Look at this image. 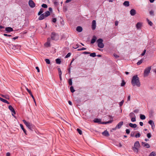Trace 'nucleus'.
<instances>
[{"mask_svg": "<svg viewBox=\"0 0 156 156\" xmlns=\"http://www.w3.org/2000/svg\"><path fill=\"white\" fill-rule=\"evenodd\" d=\"M149 156H156V153L154 151L152 152L150 154Z\"/></svg>", "mask_w": 156, "mask_h": 156, "instance_id": "nucleus-25", "label": "nucleus"}, {"mask_svg": "<svg viewBox=\"0 0 156 156\" xmlns=\"http://www.w3.org/2000/svg\"><path fill=\"white\" fill-rule=\"evenodd\" d=\"M76 30L77 31L80 32L82 31V28L80 26H78L77 27Z\"/></svg>", "mask_w": 156, "mask_h": 156, "instance_id": "nucleus-20", "label": "nucleus"}, {"mask_svg": "<svg viewBox=\"0 0 156 156\" xmlns=\"http://www.w3.org/2000/svg\"><path fill=\"white\" fill-rule=\"evenodd\" d=\"M90 56L91 57H94L96 56V55L95 53L93 52L91 53L90 55Z\"/></svg>", "mask_w": 156, "mask_h": 156, "instance_id": "nucleus-33", "label": "nucleus"}, {"mask_svg": "<svg viewBox=\"0 0 156 156\" xmlns=\"http://www.w3.org/2000/svg\"><path fill=\"white\" fill-rule=\"evenodd\" d=\"M43 12V11L42 9H41L40 11L38 13V15H40Z\"/></svg>", "mask_w": 156, "mask_h": 156, "instance_id": "nucleus-45", "label": "nucleus"}, {"mask_svg": "<svg viewBox=\"0 0 156 156\" xmlns=\"http://www.w3.org/2000/svg\"><path fill=\"white\" fill-rule=\"evenodd\" d=\"M129 116L131 117V118L136 116L134 113L133 112L130 113L129 114Z\"/></svg>", "mask_w": 156, "mask_h": 156, "instance_id": "nucleus-30", "label": "nucleus"}, {"mask_svg": "<svg viewBox=\"0 0 156 156\" xmlns=\"http://www.w3.org/2000/svg\"><path fill=\"white\" fill-rule=\"evenodd\" d=\"M86 49V48H81V49H78V51H80L83 50H85Z\"/></svg>", "mask_w": 156, "mask_h": 156, "instance_id": "nucleus-48", "label": "nucleus"}, {"mask_svg": "<svg viewBox=\"0 0 156 156\" xmlns=\"http://www.w3.org/2000/svg\"><path fill=\"white\" fill-rule=\"evenodd\" d=\"M36 69H37V71L39 73L40 72V70H39V68L38 67H37V66L36 67Z\"/></svg>", "mask_w": 156, "mask_h": 156, "instance_id": "nucleus-58", "label": "nucleus"}, {"mask_svg": "<svg viewBox=\"0 0 156 156\" xmlns=\"http://www.w3.org/2000/svg\"><path fill=\"white\" fill-rule=\"evenodd\" d=\"M147 136L149 138H150L151 137V134L150 133H147Z\"/></svg>", "mask_w": 156, "mask_h": 156, "instance_id": "nucleus-47", "label": "nucleus"}, {"mask_svg": "<svg viewBox=\"0 0 156 156\" xmlns=\"http://www.w3.org/2000/svg\"><path fill=\"white\" fill-rule=\"evenodd\" d=\"M130 14L132 16H134L136 14V10L134 9H132L130 11Z\"/></svg>", "mask_w": 156, "mask_h": 156, "instance_id": "nucleus-14", "label": "nucleus"}, {"mask_svg": "<svg viewBox=\"0 0 156 156\" xmlns=\"http://www.w3.org/2000/svg\"><path fill=\"white\" fill-rule=\"evenodd\" d=\"M45 16H44V14H41L39 17L38 19L39 20H42L44 19L45 17Z\"/></svg>", "mask_w": 156, "mask_h": 156, "instance_id": "nucleus-16", "label": "nucleus"}, {"mask_svg": "<svg viewBox=\"0 0 156 156\" xmlns=\"http://www.w3.org/2000/svg\"><path fill=\"white\" fill-rule=\"evenodd\" d=\"M58 75L59 76H60V75H62V72L61 70V69L60 68H58Z\"/></svg>", "mask_w": 156, "mask_h": 156, "instance_id": "nucleus-37", "label": "nucleus"}, {"mask_svg": "<svg viewBox=\"0 0 156 156\" xmlns=\"http://www.w3.org/2000/svg\"><path fill=\"white\" fill-rule=\"evenodd\" d=\"M139 110L138 109H136L134 110L133 112L136 113H137L138 112Z\"/></svg>", "mask_w": 156, "mask_h": 156, "instance_id": "nucleus-49", "label": "nucleus"}, {"mask_svg": "<svg viewBox=\"0 0 156 156\" xmlns=\"http://www.w3.org/2000/svg\"><path fill=\"white\" fill-rule=\"evenodd\" d=\"M129 125L130 127L133 128H135L137 126V125L136 124L132 123H129Z\"/></svg>", "mask_w": 156, "mask_h": 156, "instance_id": "nucleus-18", "label": "nucleus"}, {"mask_svg": "<svg viewBox=\"0 0 156 156\" xmlns=\"http://www.w3.org/2000/svg\"><path fill=\"white\" fill-rule=\"evenodd\" d=\"M116 145L119 147H121L122 146V145L121 143H119L118 145L116 144Z\"/></svg>", "mask_w": 156, "mask_h": 156, "instance_id": "nucleus-51", "label": "nucleus"}, {"mask_svg": "<svg viewBox=\"0 0 156 156\" xmlns=\"http://www.w3.org/2000/svg\"><path fill=\"white\" fill-rule=\"evenodd\" d=\"M146 20H147V22H148V24L150 26H152L153 25L151 21L149 20L147 18V19Z\"/></svg>", "mask_w": 156, "mask_h": 156, "instance_id": "nucleus-28", "label": "nucleus"}, {"mask_svg": "<svg viewBox=\"0 0 156 156\" xmlns=\"http://www.w3.org/2000/svg\"><path fill=\"white\" fill-rule=\"evenodd\" d=\"M102 134L103 135L106 136H108L109 135L108 132L107 130H105L103 132Z\"/></svg>", "mask_w": 156, "mask_h": 156, "instance_id": "nucleus-12", "label": "nucleus"}, {"mask_svg": "<svg viewBox=\"0 0 156 156\" xmlns=\"http://www.w3.org/2000/svg\"><path fill=\"white\" fill-rule=\"evenodd\" d=\"M131 83L133 87L136 86L139 87L140 86V83L137 75H136L133 76L131 80Z\"/></svg>", "mask_w": 156, "mask_h": 156, "instance_id": "nucleus-1", "label": "nucleus"}, {"mask_svg": "<svg viewBox=\"0 0 156 156\" xmlns=\"http://www.w3.org/2000/svg\"><path fill=\"white\" fill-rule=\"evenodd\" d=\"M94 121L95 122L99 123L101 122V120L98 119H94Z\"/></svg>", "mask_w": 156, "mask_h": 156, "instance_id": "nucleus-26", "label": "nucleus"}, {"mask_svg": "<svg viewBox=\"0 0 156 156\" xmlns=\"http://www.w3.org/2000/svg\"><path fill=\"white\" fill-rule=\"evenodd\" d=\"M20 126L21 128L23 130V131L24 132V133H25V134L26 135H27V134L26 133V130L24 129L23 125L20 124Z\"/></svg>", "mask_w": 156, "mask_h": 156, "instance_id": "nucleus-21", "label": "nucleus"}, {"mask_svg": "<svg viewBox=\"0 0 156 156\" xmlns=\"http://www.w3.org/2000/svg\"><path fill=\"white\" fill-rule=\"evenodd\" d=\"M142 144L143 145L144 147H146L147 148H149L150 147V145L146 143L142 142Z\"/></svg>", "mask_w": 156, "mask_h": 156, "instance_id": "nucleus-15", "label": "nucleus"}, {"mask_svg": "<svg viewBox=\"0 0 156 156\" xmlns=\"http://www.w3.org/2000/svg\"><path fill=\"white\" fill-rule=\"evenodd\" d=\"M124 102V101L122 100L121 102H120L119 105L120 106H121L123 104Z\"/></svg>", "mask_w": 156, "mask_h": 156, "instance_id": "nucleus-50", "label": "nucleus"}, {"mask_svg": "<svg viewBox=\"0 0 156 156\" xmlns=\"http://www.w3.org/2000/svg\"><path fill=\"white\" fill-rule=\"evenodd\" d=\"M41 6L42 7L45 8H47L48 7L47 5L46 4H43Z\"/></svg>", "mask_w": 156, "mask_h": 156, "instance_id": "nucleus-43", "label": "nucleus"}, {"mask_svg": "<svg viewBox=\"0 0 156 156\" xmlns=\"http://www.w3.org/2000/svg\"><path fill=\"white\" fill-rule=\"evenodd\" d=\"M70 90L71 91L72 93H73L75 91V90L74 89L73 87L72 86L70 87Z\"/></svg>", "mask_w": 156, "mask_h": 156, "instance_id": "nucleus-36", "label": "nucleus"}, {"mask_svg": "<svg viewBox=\"0 0 156 156\" xmlns=\"http://www.w3.org/2000/svg\"><path fill=\"white\" fill-rule=\"evenodd\" d=\"M23 121L28 128L30 130H32L33 125L29 122H27L25 120H23Z\"/></svg>", "mask_w": 156, "mask_h": 156, "instance_id": "nucleus-5", "label": "nucleus"}, {"mask_svg": "<svg viewBox=\"0 0 156 156\" xmlns=\"http://www.w3.org/2000/svg\"><path fill=\"white\" fill-rule=\"evenodd\" d=\"M114 56L115 58H118L119 57V56L117 55L116 54H114Z\"/></svg>", "mask_w": 156, "mask_h": 156, "instance_id": "nucleus-56", "label": "nucleus"}, {"mask_svg": "<svg viewBox=\"0 0 156 156\" xmlns=\"http://www.w3.org/2000/svg\"><path fill=\"white\" fill-rule=\"evenodd\" d=\"M9 108L12 113V115L13 116H14V115L16 114V112L14 108L11 105H9Z\"/></svg>", "mask_w": 156, "mask_h": 156, "instance_id": "nucleus-8", "label": "nucleus"}, {"mask_svg": "<svg viewBox=\"0 0 156 156\" xmlns=\"http://www.w3.org/2000/svg\"><path fill=\"white\" fill-rule=\"evenodd\" d=\"M151 69V66L148 67L144 71V76L146 77L148 76L149 73L150 72V71Z\"/></svg>", "mask_w": 156, "mask_h": 156, "instance_id": "nucleus-6", "label": "nucleus"}, {"mask_svg": "<svg viewBox=\"0 0 156 156\" xmlns=\"http://www.w3.org/2000/svg\"><path fill=\"white\" fill-rule=\"evenodd\" d=\"M56 20H57V19L56 18H53V19H52V22L54 23H55L56 22Z\"/></svg>", "mask_w": 156, "mask_h": 156, "instance_id": "nucleus-55", "label": "nucleus"}, {"mask_svg": "<svg viewBox=\"0 0 156 156\" xmlns=\"http://www.w3.org/2000/svg\"><path fill=\"white\" fill-rule=\"evenodd\" d=\"M44 14V16L45 17L48 16L50 14V13L49 11H47Z\"/></svg>", "mask_w": 156, "mask_h": 156, "instance_id": "nucleus-23", "label": "nucleus"}, {"mask_svg": "<svg viewBox=\"0 0 156 156\" xmlns=\"http://www.w3.org/2000/svg\"><path fill=\"white\" fill-rule=\"evenodd\" d=\"M50 42H49L48 41H47L46 43L44 45L46 47H48L50 46Z\"/></svg>", "mask_w": 156, "mask_h": 156, "instance_id": "nucleus-31", "label": "nucleus"}, {"mask_svg": "<svg viewBox=\"0 0 156 156\" xmlns=\"http://www.w3.org/2000/svg\"><path fill=\"white\" fill-rule=\"evenodd\" d=\"M30 6L32 8H34L35 6V4L33 1L32 0H30L28 2Z\"/></svg>", "mask_w": 156, "mask_h": 156, "instance_id": "nucleus-7", "label": "nucleus"}, {"mask_svg": "<svg viewBox=\"0 0 156 156\" xmlns=\"http://www.w3.org/2000/svg\"><path fill=\"white\" fill-rule=\"evenodd\" d=\"M146 50L145 49L144 50L143 52L141 54V55L142 56H144L145 55V54L146 53Z\"/></svg>", "mask_w": 156, "mask_h": 156, "instance_id": "nucleus-52", "label": "nucleus"}, {"mask_svg": "<svg viewBox=\"0 0 156 156\" xmlns=\"http://www.w3.org/2000/svg\"><path fill=\"white\" fill-rule=\"evenodd\" d=\"M142 23L141 22H138L136 25V27L137 29L140 28L142 27Z\"/></svg>", "mask_w": 156, "mask_h": 156, "instance_id": "nucleus-13", "label": "nucleus"}, {"mask_svg": "<svg viewBox=\"0 0 156 156\" xmlns=\"http://www.w3.org/2000/svg\"><path fill=\"white\" fill-rule=\"evenodd\" d=\"M69 84L70 85H72V80L71 79L69 80Z\"/></svg>", "mask_w": 156, "mask_h": 156, "instance_id": "nucleus-41", "label": "nucleus"}, {"mask_svg": "<svg viewBox=\"0 0 156 156\" xmlns=\"http://www.w3.org/2000/svg\"><path fill=\"white\" fill-rule=\"evenodd\" d=\"M46 63L48 64H50V60L48 59H46L45 60Z\"/></svg>", "mask_w": 156, "mask_h": 156, "instance_id": "nucleus-39", "label": "nucleus"}, {"mask_svg": "<svg viewBox=\"0 0 156 156\" xmlns=\"http://www.w3.org/2000/svg\"><path fill=\"white\" fill-rule=\"evenodd\" d=\"M83 53L84 54H90V53L89 52H88L85 51V52H84Z\"/></svg>", "mask_w": 156, "mask_h": 156, "instance_id": "nucleus-61", "label": "nucleus"}, {"mask_svg": "<svg viewBox=\"0 0 156 156\" xmlns=\"http://www.w3.org/2000/svg\"><path fill=\"white\" fill-rule=\"evenodd\" d=\"M123 124V122H119L116 126L115 128L114 129V130H115L116 129H119L122 126Z\"/></svg>", "mask_w": 156, "mask_h": 156, "instance_id": "nucleus-9", "label": "nucleus"}, {"mask_svg": "<svg viewBox=\"0 0 156 156\" xmlns=\"http://www.w3.org/2000/svg\"><path fill=\"white\" fill-rule=\"evenodd\" d=\"M103 40L101 38H99L97 41L98 46L101 48H102L104 47V44L103 43Z\"/></svg>", "mask_w": 156, "mask_h": 156, "instance_id": "nucleus-2", "label": "nucleus"}, {"mask_svg": "<svg viewBox=\"0 0 156 156\" xmlns=\"http://www.w3.org/2000/svg\"><path fill=\"white\" fill-rule=\"evenodd\" d=\"M77 131L80 135H81L82 134V131L80 129H77Z\"/></svg>", "mask_w": 156, "mask_h": 156, "instance_id": "nucleus-35", "label": "nucleus"}, {"mask_svg": "<svg viewBox=\"0 0 156 156\" xmlns=\"http://www.w3.org/2000/svg\"><path fill=\"white\" fill-rule=\"evenodd\" d=\"M150 14L151 15H153L154 14V12L153 11H151L150 12Z\"/></svg>", "mask_w": 156, "mask_h": 156, "instance_id": "nucleus-59", "label": "nucleus"}, {"mask_svg": "<svg viewBox=\"0 0 156 156\" xmlns=\"http://www.w3.org/2000/svg\"><path fill=\"white\" fill-rule=\"evenodd\" d=\"M139 123H140V125L141 126H142L143 125V123L142 122H140Z\"/></svg>", "mask_w": 156, "mask_h": 156, "instance_id": "nucleus-62", "label": "nucleus"}, {"mask_svg": "<svg viewBox=\"0 0 156 156\" xmlns=\"http://www.w3.org/2000/svg\"><path fill=\"white\" fill-rule=\"evenodd\" d=\"M140 118L141 119L144 120L146 118L145 116L144 115L141 114L140 116Z\"/></svg>", "mask_w": 156, "mask_h": 156, "instance_id": "nucleus-27", "label": "nucleus"}, {"mask_svg": "<svg viewBox=\"0 0 156 156\" xmlns=\"http://www.w3.org/2000/svg\"><path fill=\"white\" fill-rule=\"evenodd\" d=\"M0 100L3 102L7 104H9V103L8 101L4 99L1 97H0Z\"/></svg>", "mask_w": 156, "mask_h": 156, "instance_id": "nucleus-19", "label": "nucleus"}, {"mask_svg": "<svg viewBox=\"0 0 156 156\" xmlns=\"http://www.w3.org/2000/svg\"><path fill=\"white\" fill-rule=\"evenodd\" d=\"M2 96L3 97L5 98H6V99H9V96L8 95H2Z\"/></svg>", "mask_w": 156, "mask_h": 156, "instance_id": "nucleus-34", "label": "nucleus"}, {"mask_svg": "<svg viewBox=\"0 0 156 156\" xmlns=\"http://www.w3.org/2000/svg\"><path fill=\"white\" fill-rule=\"evenodd\" d=\"M71 55V53H68L67 55L66 56V58H68Z\"/></svg>", "mask_w": 156, "mask_h": 156, "instance_id": "nucleus-46", "label": "nucleus"}, {"mask_svg": "<svg viewBox=\"0 0 156 156\" xmlns=\"http://www.w3.org/2000/svg\"><path fill=\"white\" fill-rule=\"evenodd\" d=\"M4 35L5 36H8V37H11V35H8L5 34H4Z\"/></svg>", "mask_w": 156, "mask_h": 156, "instance_id": "nucleus-57", "label": "nucleus"}, {"mask_svg": "<svg viewBox=\"0 0 156 156\" xmlns=\"http://www.w3.org/2000/svg\"><path fill=\"white\" fill-rule=\"evenodd\" d=\"M6 156H10V154L9 152H8L6 154Z\"/></svg>", "mask_w": 156, "mask_h": 156, "instance_id": "nucleus-64", "label": "nucleus"}, {"mask_svg": "<svg viewBox=\"0 0 156 156\" xmlns=\"http://www.w3.org/2000/svg\"><path fill=\"white\" fill-rule=\"evenodd\" d=\"M131 121L132 122H134L136 121V116L131 118Z\"/></svg>", "mask_w": 156, "mask_h": 156, "instance_id": "nucleus-40", "label": "nucleus"}, {"mask_svg": "<svg viewBox=\"0 0 156 156\" xmlns=\"http://www.w3.org/2000/svg\"><path fill=\"white\" fill-rule=\"evenodd\" d=\"M27 90L28 92L29 93V94L30 95V96H31L32 98H33V97H34L33 95L32 94L31 91L30 90H29L28 88H27Z\"/></svg>", "mask_w": 156, "mask_h": 156, "instance_id": "nucleus-29", "label": "nucleus"}, {"mask_svg": "<svg viewBox=\"0 0 156 156\" xmlns=\"http://www.w3.org/2000/svg\"><path fill=\"white\" fill-rule=\"evenodd\" d=\"M97 38L95 36H94L93 37V38L91 39V44L94 43L95 42Z\"/></svg>", "mask_w": 156, "mask_h": 156, "instance_id": "nucleus-17", "label": "nucleus"}, {"mask_svg": "<svg viewBox=\"0 0 156 156\" xmlns=\"http://www.w3.org/2000/svg\"><path fill=\"white\" fill-rule=\"evenodd\" d=\"M10 48H12V49L14 50H15L16 48H19L18 46H16L13 44L10 45Z\"/></svg>", "mask_w": 156, "mask_h": 156, "instance_id": "nucleus-22", "label": "nucleus"}, {"mask_svg": "<svg viewBox=\"0 0 156 156\" xmlns=\"http://www.w3.org/2000/svg\"><path fill=\"white\" fill-rule=\"evenodd\" d=\"M5 30L6 31V33H8L13 31V30L11 27H7L5 28Z\"/></svg>", "mask_w": 156, "mask_h": 156, "instance_id": "nucleus-11", "label": "nucleus"}, {"mask_svg": "<svg viewBox=\"0 0 156 156\" xmlns=\"http://www.w3.org/2000/svg\"><path fill=\"white\" fill-rule=\"evenodd\" d=\"M143 62V60H140L137 63V65L138 66L140 65Z\"/></svg>", "mask_w": 156, "mask_h": 156, "instance_id": "nucleus-38", "label": "nucleus"}, {"mask_svg": "<svg viewBox=\"0 0 156 156\" xmlns=\"http://www.w3.org/2000/svg\"><path fill=\"white\" fill-rule=\"evenodd\" d=\"M112 122V121H107V122H103L102 123V124H107V123H111Z\"/></svg>", "mask_w": 156, "mask_h": 156, "instance_id": "nucleus-42", "label": "nucleus"}, {"mask_svg": "<svg viewBox=\"0 0 156 156\" xmlns=\"http://www.w3.org/2000/svg\"><path fill=\"white\" fill-rule=\"evenodd\" d=\"M56 63L60 64L61 63V61L60 59L57 58L56 59Z\"/></svg>", "mask_w": 156, "mask_h": 156, "instance_id": "nucleus-32", "label": "nucleus"}, {"mask_svg": "<svg viewBox=\"0 0 156 156\" xmlns=\"http://www.w3.org/2000/svg\"><path fill=\"white\" fill-rule=\"evenodd\" d=\"M118 24V22L117 21H116L115 22V25L116 26H117Z\"/></svg>", "mask_w": 156, "mask_h": 156, "instance_id": "nucleus-60", "label": "nucleus"}, {"mask_svg": "<svg viewBox=\"0 0 156 156\" xmlns=\"http://www.w3.org/2000/svg\"><path fill=\"white\" fill-rule=\"evenodd\" d=\"M125 82H124V81L123 80L122 81V83L121 84V86H124L125 85Z\"/></svg>", "mask_w": 156, "mask_h": 156, "instance_id": "nucleus-53", "label": "nucleus"}, {"mask_svg": "<svg viewBox=\"0 0 156 156\" xmlns=\"http://www.w3.org/2000/svg\"><path fill=\"white\" fill-rule=\"evenodd\" d=\"M140 136V134L139 133H137L135 135V137L136 138L139 137Z\"/></svg>", "mask_w": 156, "mask_h": 156, "instance_id": "nucleus-44", "label": "nucleus"}, {"mask_svg": "<svg viewBox=\"0 0 156 156\" xmlns=\"http://www.w3.org/2000/svg\"><path fill=\"white\" fill-rule=\"evenodd\" d=\"M96 27V22L95 20H93L92 23V28L93 30H94Z\"/></svg>", "mask_w": 156, "mask_h": 156, "instance_id": "nucleus-10", "label": "nucleus"}, {"mask_svg": "<svg viewBox=\"0 0 156 156\" xmlns=\"http://www.w3.org/2000/svg\"><path fill=\"white\" fill-rule=\"evenodd\" d=\"M134 132H131L130 136L131 137H133L134 136Z\"/></svg>", "mask_w": 156, "mask_h": 156, "instance_id": "nucleus-54", "label": "nucleus"}, {"mask_svg": "<svg viewBox=\"0 0 156 156\" xmlns=\"http://www.w3.org/2000/svg\"><path fill=\"white\" fill-rule=\"evenodd\" d=\"M148 123L151 125H153L154 127H155V125L153 121L151 120H150L148 121Z\"/></svg>", "mask_w": 156, "mask_h": 156, "instance_id": "nucleus-24", "label": "nucleus"}, {"mask_svg": "<svg viewBox=\"0 0 156 156\" xmlns=\"http://www.w3.org/2000/svg\"><path fill=\"white\" fill-rule=\"evenodd\" d=\"M51 37L52 40L57 41L59 38V36L58 34L52 32L51 34Z\"/></svg>", "mask_w": 156, "mask_h": 156, "instance_id": "nucleus-3", "label": "nucleus"}, {"mask_svg": "<svg viewBox=\"0 0 156 156\" xmlns=\"http://www.w3.org/2000/svg\"><path fill=\"white\" fill-rule=\"evenodd\" d=\"M140 146V144L138 141H136L135 143L134 147H133V150L135 152H138V149L139 148Z\"/></svg>", "mask_w": 156, "mask_h": 156, "instance_id": "nucleus-4", "label": "nucleus"}, {"mask_svg": "<svg viewBox=\"0 0 156 156\" xmlns=\"http://www.w3.org/2000/svg\"><path fill=\"white\" fill-rule=\"evenodd\" d=\"M123 5L125 6H127V1H126L124 2Z\"/></svg>", "mask_w": 156, "mask_h": 156, "instance_id": "nucleus-63", "label": "nucleus"}]
</instances>
